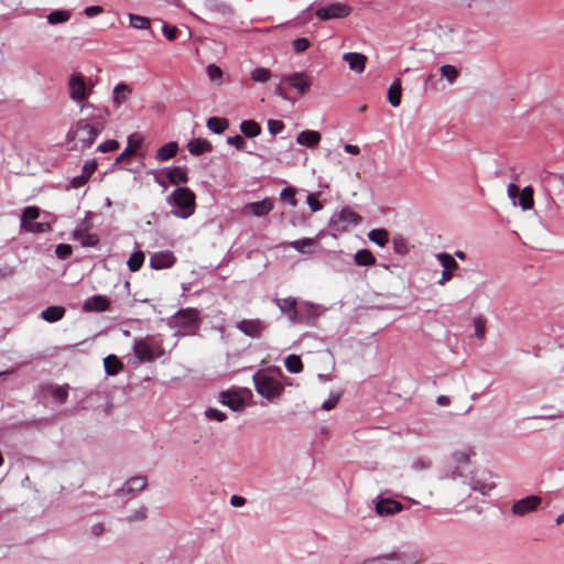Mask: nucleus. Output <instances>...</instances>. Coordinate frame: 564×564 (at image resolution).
Segmentation results:
<instances>
[{"label":"nucleus","mask_w":564,"mask_h":564,"mask_svg":"<svg viewBox=\"0 0 564 564\" xmlns=\"http://www.w3.org/2000/svg\"><path fill=\"white\" fill-rule=\"evenodd\" d=\"M344 150L349 153V154H352V155H357L360 153V149L358 145H354V144H346Z\"/></svg>","instance_id":"nucleus-64"},{"label":"nucleus","mask_w":564,"mask_h":564,"mask_svg":"<svg viewBox=\"0 0 564 564\" xmlns=\"http://www.w3.org/2000/svg\"><path fill=\"white\" fill-rule=\"evenodd\" d=\"M507 192H508L509 198L516 205L517 204L516 199L519 197V194H520L519 193V187L516 184H509L508 188H507Z\"/></svg>","instance_id":"nucleus-59"},{"label":"nucleus","mask_w":564,"mask_h":564,"mask_svg":"<svg viewBox=\"0 0 564 564\" xmlns=\"http://www.w3.org/2000/svg\"><path fill=\"white\" fill-rule=\"evenodd\" d=\"M285 368L292 373H299L303 369L302 360L296 355H290L285 358Z\"/></svg>","instance_id":"nucleus-41"},{"label":"nucleus","mask_w":564,"mask_h":564,"mask_svg":"<svg viewBox=\"0 0 564 564\" xmlns=\"http://www.w3.org/2000/svg\"><path fill=\"white\" fill-rule=\"evenodd\" d=\"M518 204L523 210L531 209L533 207V188L525 186L519 194Z\"/></svg>","instance_id":"nucleus-31"},{"label":"nucleus","mask_w":564,"mask_h":564,"mask_svg":"<svg viewBox=\"0 0 564 564\" xmlns=\"http://www.w3.org/2000/svg\"><path fill=\"white\" fill-rule=\"evenodd\" d=\"M274 208V203L271 198H264L259 202L247 203L241 207V214L245 216L262 217L268 215Z\"/></svg>","instance_id":"nucleus-9"},{"label":"nucleus","mask_w":564,"mask_h":564,"mask_svg":"<svg viewBox=\"0 0 564 564\" xmlns=\"http://www.w3.org/2000/svg\"><path fill=\"white\" fill-rule=\"evenodd\" d=\"M307 205L310 206L311 210L314 213L321 210L323 207L321 202L317 199L316 194H310L307 196Z\"/></svg>","instance_id":"nucleus-56"},{"label":"nucleus","mask_w":564,"mask_h":564,"mask_svg":"<svg viewBox=\"0 0 564 564\" xmlns=\"http://www.w3.org/2000/svg\"><path fill=\"white\" fill-rule=\"evenodd\" d=\"M471 453L466 451H458L453 454V459L457 464H468Z\"/></svg>","instance_id":"nucleus-54"},{"label":"nucleus","mask_w":564,"mask_h":564,"mask_svg":"<svg viewBox=\"0 0 564 564\" xmlns=\"http://www.w3.org/2000/svg\"><path fill=\"white\" fill-rule=\"evenodd\" d=\"M322 135L319 132L314 130H304L296 137V142L300 145L307 148H315L321 142Z\"/></svg>","instance_id":"nucleus-23"},{"label":"nucleus","mask_w":564,"mask_h":564,"mask_svg":"<svg viewBox=\"0 0 564 564\" xmlns=\"http://www.w3.org/2000/svg\"><path fill=\"white\" fill-rule=\"evenodd\" d=\"M50 393L57 402L64 403L68 397V386H51Z\"/></svg>","instance_id":"nucleus-42"},{"label":"nucleus","mask_w":564,"mask_h":564,"mask_svg":"<svg viewBox=\"0 0 564 564\" xmlns=\"http://www.w3.org/2000/svg\"><path fill=\"white\" fill-rule=\"evenodd\" d=\"M205 416L208 419V420H215L217 422H223L226 420V414L219 410H216V409H213V408H209L205 411Z\"/></svg>","instance_id":"nucleus-50"},{"label":"nucleus","mask_w":564,"mask_h":564,"mask_svg":"<svg viewBox=\"0 0 564 564\" xmlns=\"http://www.w3.org/2000/svg\"><path fill=\"white\" fill-rule=\"evenodd\" d=\"M393 249L398 254H406L409 252V246L405 238L402 236H395L392 240Z\"/></svg>","instance_id":"nucleus-45"},{"label":"nucleus","mask_w":564,"mask_h":564,"mask_svg":"<svg viewBox=\"0 0 564 564\" xmlns=\"http://www.w3.org/2000/svg\"><path fill=\"white\" fill-rule=\"evenodd\" d=\"M110 308V300L105 295H94L88 297L83 306L82 310L86 313H100L106 312Z\"/></svg>","instance_id":"nucleus-12"},{"label":"nucleus","mask_w":564,"mask_h":564,"mask_svg":"<svg viewBox=\"0 0 564 564\" xmlns=\"http://www.w3.org/2000/svg\"><path fill=\"white\" fill-rule=\"evenodd\" d=\"M435 257L440 264L443 267V272L441 279L437 281V284L445 285L453 279L454 272L458 269V263L452 254L446 252H440Z\"/></svg>","instance_id":"nucleus-8"},{"label":"nucleus","mask_w":564,"mask_h":564,"mask_svg":"<svg viewBox=\"0 0 564 564\" xmlns=\"http://www.w3.org/2000/svg\"><path fill=\"white\" fill-rule=\"evenodd\" d=\"M144 259L145 256L143 251L133 252L127 262L129 270L132 272H137L142 267Z\"/></svg>","instance_id":"nucleus-40"},{"label":"nucleus","mask_w":564,"mask_h":564,"mask_svg":"<svg viewBox=\"0 0 564 564\" xmlns=\"http://www.w3.org/2000/svg\"><path fill=\"white\" fill-rule=\"evenodd\" d=\"M227 142L238 150H242L246 145V141L241 135L230 137L228 138Z\"/></svg>","instance_id":"nucleus-58"},{"label":"nucleus","mask_w":564,"mask_h":564,"mask_svg":"<svg viewBox=\"0 0 564 564\" xmlns=\"http://www.w3.org/2000/svg\"><path fill=\"white\" fill-rule=\"evenodd\" d=\"M272 77V73L269 68L265 67H256L250 73V78L256 83L264 84L269 82Z\"/></svg>","instance_id":"nucleus-37"},{"label":"nucleus","mask_w":564,"mask_h":564,"mask_svg":"<svg viewBox=\"0 0 564 564\" xmlns=\"http://www.w3.org/2000/svg\"><path fill=\"white\" fill-rule=\"evenodd\" d=\"M351 13V8L346 3L335 2L323 8H319L316 11V17L321 21H326L330 19H343L348 17Z\"/></svg>","instance_id":"nucleus-7"},{"label":"nucleus","mask_w":564,"mask_h":564,"mask_svg":"<svg viewBox=\"0 0 564 564\" xmlns=\"http://www.w3.org/2000/svg\"><path fill=\"white\" fill-rule=\"evenodd\" d=\"M542 499L540 496H528L523 499L516 501L512 506V512L516 516H525L534 510L541 505Z\"/></svg>","instance_id":"nucleus-10"},{"label":"nucleus","mask_w":564,"mask_h":564,"mask_svg":"<svg viewBox=\"0 0 564 564\" xmlns=\"http://www.w3.org/2000/svg\"><path fill=\"white\" fill-rule=\"evenodd\" d=\"M129 21H130V25L137 30H147L151 25L149 18L143 17V15H138V14L130 13Z\"/></svg>","instance_id":"nucleus-39"},{"label":"nucleus","mask_w":564,"mask_h":564,"mask_svg":"<svg viewBox=\"0 0 564 564\" xmlns=\"http://www.w3.org/2000/svg\"><path fill=\"white\" fill-rule=\"evenodd\" d=\"M339 398H340V394H333L329 397V399H327L323 404H322V409L325 410V411H329L332 409H334L338 401H339Z\"/></svg>","instance_id":"nucleus-57"},{"label":"nucleus","mask_w":564,"mask_h":564,"mask_svg":"<svg viewBox=\"0 0 564 564\" xmlns=\"http://www.w3.org/2000/svg\"><path fill=\"white\" fill-rule=\"evenodd\" d=\"M315 240L313 238H303L288 242L286 245L301 253H310Z\"/></svg>","instance_id":"nucleus-34"},{"label":"nucleus","mask_w":564,"mask_h":564,"mask_svg":"<svg viewBox=\"0 0 564 564\" xmlns=\"http://www.w3.org/2000/svg\"><path fill=\"white\" fill-rule=\"evenodd\" d=\"M281 82L288 83L300 94H305L311 87V80L304 73H294L290 75H283Z\"/></svg>","instance_id":"nucleus-13"},{"label":"nucleus","mask_w":564,"mask_h":564,"mask_svg":"<svg viewBox=\"0 0 564 564\" xmlns=\"http://www.w3.org/2000/svg\"><path fill=\"white\" fill-rule=\"evenodd\" d=\"M310 46V42L305 37H299L293 42V48L297 53L306 51Z\"/></svg>","instance_id":"nucleus-55"},{"label":"nucleus","mask_w":564,"mask_h":564,"mask_svg":"<svg viewBox=\"0 0 564 564\" xmlns=\"http://www.w3.org/2000/svg\"><path fill=\"white\" fill-rule=\"evenodd\" d=\"M132 349L139 362H151L162 355L161 345L150 337L135 339Z\"/></svg>","instance_id":"nucleus-5"},{"label":"nucleus","mask_w":564,"mask_h":564,"mask_svg":"<svg viewBox=\"0 0 564 564\" xmlns=\"http://www.w3.org/2000/svg\"><path fill=\"white\" fill-rule=\"evenodd\" d=\"M207 128L215 133H221L228 128V121L224 118L212 117L207 120Z\"/></svg>","instance_id":"nucleus-38"},{"label":"nucleus","mask_w":564,"mask_h":564,"mask_svg":"<svg viewBox=\"0 0 564 564\" xmlns=\"http://www.w3.org/2000/svg\"><path fill=\"white\" fill-rule=\"evenodd\" d=\"M72 14L66 10H55L52 11L47 17V22L52 25L65 23L70 19Z\"/></svg>","instance_id":"nucleus-36"},{"label":"nucleus","mask_w":564,"mask_h":564,"mask_svg":"<svg viewBox=\"0 0 564 564\" xmlns=\"http://www.w3.org/2000/svg\"><path fill=\"white\" fill-rule=\"evenodd\" d=\"M177 32L178 31L175 26H169V25L163 26V33L166 36V39L170 41H173L176 39Z\"/></svg>","instance_id":"nucleus-60"},{"label":"nucleus","mask_w":564,"mask_h":564,"mask_svg":"<svg viewBox=\"0 0 564 564\" xmlns=\"http://www.w3.org/2000/svg\"><path fill=\"white\" fill-rule=\"evenodd\" d=\"M147 486L145 477H132L124 482V485L120 488L119 494L128 495L135 494L142 491Z\"/></svg>","instance_id":"nucleus-22"},{"label":"nucleus","mask_w":564,"mask_h":564,"mask_svg":"<svg viewBox=\"0 0 564 564\" xmlns=\"http://www.w3.org/2000/svg\"><path fill=\"white\" fill-rule=\"evenodd\" d=\"M392 560V556L375 557L365 561L362 564H388V561Z\"/></svg>","instance_id":"nucleus-63"},{"label":"nucleus","mask_w":564,"mask_h":564,"mask_svg":"<svg viewBox=\"0 0 564 564\" xmlns=\"http://www.w3.org/2000/svg\"><path fill=\"white\" fill-rule=\"evenodd\" d=\"M230 503L235 508L242 507L246 503V499L238 495H232L230 498Z\"/></svg>","instance_id":"nucleus-62"},{"label":"nucleus","mask_w":564,"mask_h":564,"mask_svg":"<svg viewBox=\"0 0 564 564\" xmlns=\"http://www.w3.org/2000/svg\"><path fill=\"white\" fill-rule=\"evenodd\" d=\"M187 149L191 154L200 155L212 151V144L205 139L196 138L188 142Z\"/></svg>","instance_id":"nucleus-25"},{"label":"nucleus","mask_w":564,"mask_h":564,"mask_svg":"<svg viewBox=\"0 0 564 564\" xmlns=\"http://www.w3.org/2000/svg\"><path fill=\"white\" fill-rule=\"evenodd\" d=\"M166 177L173 185L185 184L188 181L187 171L182 166H174L167 170Z\"/></svg>","instance_id":"nucleus-24"},{"label":"nucleus","mask_w":564,"mask_h":564,"mask_svg":"<svg viewBox=\"0 0 564 564\" xmlns=\"http://www.w3.org/2000/svg\"><path fill=\"white\" fill-rule=\"evenodd\" d=\"M368 238L371 242L383 248L389 242V232L383 228L372 229L368 232Z\"/></svg>","instance_id":"nucleus-30"},{"label":"nucleus","mask_w":564,"mask_h":564,"mask_svg":"<svg viewBox=\"0 0 564 564\" xmlns=\"http://www.w3.org/2000/svg\"><path fill=\"white\" fill-rule=\"evenodd\" d=\"M220 402L234 411H240L245 408V401L238 391H223L220 393Z\"/></svg>","instance_id":"nucleus-18"},{"label":"nucleus","mask_w":564,"mask_h":564,"mask_svg":"<svg viewBox=\"0 0 564 564\" xmlns=\"http://www.w3.org/2000/svg\"><path fill=\"white\" fill-rule=\"evenodd\" d=\"M104 366L107 375L115 376L123 368L122 362L115 356L109 355L104 359Z\"/></svg>","instance_id":"nucleus-33"},{"label":"nucleus","mask_w":564,"mask_h":564,"mask_svg":"<svg viewBox=\"0 0 564 564\" xmlns=\"http://www.w3.org/2000/svg\"><path fill=\"white\" fill-rule=\"evenodd\" d=\"M68 94L70 99L76 102H80L87 97L86 84L80 75H72L69 77Z\"/></svg>","instance_id":"nucleus-11"},{"label":"nucleus","mask_w":564,"mask_h":564,"mask_svg":"<svg viewBox=\"0 0 564 564\" xmlns=\"http://www.w3.org/2000/svg\"><path fill=\"white\" fill-rule=\"evenodd\" d=\"M131 88L126 84H118L113 88V104L119 107L123 102L127 101L128 97L131 95Z\"/></svg>","instance_id":"nucleus-28"},{"label":"nucleus","mask_w":564,"mask_h":564,"mask_svg":"<svg viewBox=\"0 0 564 564\" xmlns=\"http://www.w3.org/2000/svg\"><path fill=\"white\" fill-rule=\"evenodd\" d=\"M73 252L72 246L66 243H59L56 246L55 253L59 259L68 258Z\"/></svg>","instance_id":"nucleus-51"},{"label":"nucleus","mask_w":564,"mask_h":564,"mask_svg":"<svg viewBox=\"0 0 564 564\" xmlns=\"http://www.w3.org/2000/svg\"><path fill=\"white\" fill-rule=\"evenodd\" d=\"M280 197L282 200L288 202L291 206H296L295 189L293 187H285L281 191Z\"/></svg>","instance_id":"nucleus-48"},{"label":"nucleus","mask_w":564,"mask_h":564,"mask_svg":"<svg viewBox=\"0 0 564 564\" xmlns=\"http://www.w3.org/2000/svg\"><path fill=\"white\" fill-rule=\"evenodd\" d=\"M40 216V209L36 206H28L24 208L22 218H21V225L23 228L28 226L29 223L26 220H34Z\"/></svg>","instance_id":"nucleus-44"},{"label":"nucleus","mask_w":564,"mask_h":564,"mask_svg":"<svg viewBox=\"0 0 564 564\" xmlns=\"http://www.w3.org/2000/svg\"><path fill=\"white\" fill-rule=\"evenodd\" d=\"M176 261L172 251L155 252L150 258V267L154 270L171 268Z\"/></svg>","instance_id":"nucleus-16"},{"label":"nucleus","mask_w":564,"mask_h":564,"mask_svg":"<svg viewBox=\"0 0 564 564\" xmlns=\"http://www.w3.org/2000/svg\"><path fill=\"white\" fill-rule=\"evenodd\" d=\"M361 217L351 208L345 207L337 215L333 216L330 224L337 231L347 230L349 225H358Z\"/></svg>","instance_id":"nucleus-6"},{"label":"nucleus","mask_w":564,"mask_h":564,"mask_svg":"<svg viewBox=\"0 0 564 564\" xmlns=\"http://www.w3.org/2000/svg\"><path fill=\"white\" fill-rule=\"evenodd\" d=\"M199 325V312L192 307L177 311L169 321V326L176 330L177 336L195 335Z\"/></svg>","instance_id":"nucleus-2"},{"label":"nucleus","mask_w":564,"mask_h":564,"mask_svg":"<svg viewBox=\"0 0 564 564\" xmlns=\"http://www.w3.org/2000/svg\"><path fill=\"white\" fill-rule=\"evenodd\" d=\"M253 382L257 392L268 400L279 398L283 391L282 383L263 371L254 373Z\"/></svg>","instance_id":"nucleus-4"},{"label":"nucleus","mask_w":564,"mask_h":564,"mask_svg":"<svg viewBox=\"0 0 564 564\" xmlns=\"http://www.w3.org/2000/svg\"><path fill=\"white\" fill-rule=\"evenodd\" d=\"M102 11H104L102 8L99 6H90V7L85 8L84 13L88 18H93V17H96V15L102 13Z\"/></svg>","instance_id":"nucleus-61"},{"label":"nucleus","mask_w":564,"mask_h":564,"mask_svg":"<svg viewBox=\"0 0 564 564\" xmlns=\"http://www.w3.org/2000/svg\"><path fill=\"white\" fill-rule=\"evenodd\" d=\"M440 73L449 84L455 83L459 75L458 69L449 64L441 66Z\"/></svg>","instance_id":"nucleus-43"},{"label":"nucleus","mask_w":564,"mask_h":564,"mask_svg":"<svg viewBox=\"0 0 564 564\" xmlns=\"http://www.w3.org/2000/svg\"><path fill=\"white\" fill-rule=\"evenodd\" d=\"M119 148V143L118 141L116 140H107L102 143H100L97 148V150L99 152H102V153H106V152H111V151H115Z\"/></svg>","instance_id":"nucleus-53"},{"label":"nucleus","mask_w":564,"mask_h":564,"mask_svg":"<svg viewBox=\"0 0 564 564\" xmlns=\"http://www.w3.org/2000/svg\"><path fill=\"white\" fill-rule=\"evenodd\" d=\"M97 169V163L96 161L91 160V161H86L84 163V166H83V172H82V175L79 176H75L72 181H70V184L74 188H79L82 187L83 185L86 184V182L90 178V176L94 174V172L96 171Z\"/></svg>","instance_id":"nucleus-21"},{"label":"nucleus","mask_w":564,"mask_h":564,"mask_svg":"<svg viewBox=\"0 0 564 564\" xmlns=\"http://www.w3.org/2000/svg\"><path fill=\"white\" fill-rule=\"evenodd\" d=\"M355 263L360 267H369L376 263V257L368 249L358 250L355 253Z\"/></svg>","instance_id":"nucleus-32"},{"label":"nucleus","mask_w":564,"mask_h":564,"mask_svg":"<svg viewBox=\"0 0 564 564\" xmlns=\"http://www.w3.org/2000/svg\"><path fill=\"white\" fill-rule=\"evenodd\" d=\"M276 306L280 308V311L288 316L291 323H300L301 316L299 315V312L296 310V299L294 297H285V299H279L275 301Z\"/></svg>","instance_id":"nucleus-14"},{"label":"nucleus","mask_w":564,"mask_h":564,"mask_svg":"<svg viewBox=\"0 0 564 564\" xmlns=\"http://www.w3.org/2000/svg\"><path fill=\"white\" fill-rule=\"evenodd\" d=\"M343 59L348 64L349 68L357 73H362L366 67L367 57L361 53L349 52L343 55Z\"/></svg>","instance_id":"nucleus-19"},{"label":"nucleus","mask_w":564,"mask_h":564,"mask_svg":"<svg viewBox=\"0 0 564 564\" xmlns=\"http://www.w3.org/2000/svg\"><path fill=\"white\" fill-rule=\"evenodd\" d=\"M207 75H208V78L214 82V83H217V84H221V79H223V70L219 66H217L216 64H209L207 66Z\"/></svg>","instance_id":"nucleus-46"},{"label":"nucleus","mask_w":564,"mask_h":564,"mask_svg":"<svg viewBox=\"0 0 564 564\" xmlns=\"http://www.w3.org/2000/svg\"><path fill=\"white\" fill-rule=\"evenodd\" d=\"M88 226H82L73 231V238L78 240L83 247H96L99 238L95 234H90Z\"/></svg>","instance_id":"nucleus-17"},{"label":"nucleus","mask_w":564,"mask_h":564,"mask_svg":"<svg viewBox=\"0 0 564 564\" xmlns=\"http://www.w3.org/2000/svg\"><path fill=\"white\" fill-rule=\"evenodd\" d=\"M402 510V505L393 499H380L376 503V511L379 516H392Z\"/></svg>","instance_id":"nucleus-20"},{"label":"nucleus","mask_w":564,"mask_h":564,"mask_svg":"<svg viewBox=\"0 0 564 564\" xmlns=\"http://www.w3.org/2000/svg\"><path fill=\"white\" fill-rule=\"evenodd\" d=\"M237 328L246 336L256 338L265 329V324L260 319H242L237 323Z\"/></svg>","instance_id":"nucleus-15"},{"label":"nucleus","mask_w":564,"mask_h":564,"mask_svg":"<svg viewBox=\"0 0 564 564\" xmlns=\"http://www.w3.org/2000/svg\"><path fill=\"white\" fill-rule=\"evenodd\" d=\"M284 129V123L280 120L270 119L268 121V130L272 135H276Z\"/></svg>","instance_id":"nucleus-52"},{"label":"nucleus","mask_w":564,"mask_h":564,"mask_svg":"<svg viewBox=\"0 0 564 564\" xmlns=\"http://www.w3.org/2000/svg\"><path fill=\"white\" fill-rule=\"evenodd\" d=\"M24 229L31 232H44L51 230V226L46 223H29Z\"/></svg>","instance_id":"nucleus-49"},{"label":"nucleus","mask_w":564,"mask_h":564,"mask_svg":"<svg viewBox=\"0 0 564 564\" xmlns=\"http://www.w3.org/2000/svg\"><path fill=\"white\" fill-rule=\"evenodd\" d=\"M108 110H102L98 115L87 116L79 119L67 132V139L72 142L73 149L85 150L95 142L97 137L104 131Z\"/></svg>","instance_id":"nucleus-1"},{"label":"nucleus","mask_w":564,"mask_h":564,"mask_svg":"<svg viewBox=\"0 0 564 564\" xmlns=\"http://www.w3.org/2000/svg\"><path fill=\"white\" fill-rule=\"evenodd\" d=\"M240 130L248 138H254L261 133V127L253 120L242 121L240 124Z\"/></svg>","instance_id":"nucleus-35"},{"label":"nucleus","mask_w":564,"mask_h":564,"mask_svg":"<svg viewBox=\"0 0 564 564\" xmlns=\"http://www.w3.org/2000/svg\"><path fill=\"white\" fill-rule=\"evenodd\" d=\"M142 141H143V138L138 133H133V134L129 135L126 152L137 151L141 147Z\"/></svg>","instance_id":"nucleus-47"},{"label":"nucleus","mask_w":564,"mask_h":564,"mask_svg":"<svg viewBox=\"0 0 564 564\" xmlns=\"http://www.w3.org/2000/svg\"><path fill=\"white\" fill-rule=\"evenodd\" d=\"M402 88L400 79H395L388 89V99L392 107H399L401 104Z\"/></svg>","instance_id":"nucleus-29"},{"label":"nucleus","mask_w":564,"mask_h":564,"mask_svg":"<svg viewBox=\"0 0 564 564\" xmlns=\"http://www.w3.org/2000/svg\"><path fill=\"white\" fill-rule=\"evenodd\" d=\"M167 203L175 207L173 215L178 218H188L195 213L196 195L188 187H177L167 197Z\"/></svg>","instance_id":"nucleus-3"},{"label":"nucleus","mask_w":564,"mask_h":564,"mask_svg":"<svg viewBox=\"0 0 564 564\" xmlns=\"http://www.w3.org/2000/svg\"><path fill=\"white\" fill-rule=\"evenodd\" d=\"M177 150H178L177 143L174 141H171V142L162 145L161 148H159V150L156 151L155 158L160 162L167 161L176 155Z\"/></svg>","instance_id":"nucleus-26"},{"label":"nucleus","mask_w":564,"mask_h":564,"mask_svg":"<svg viewBox=\"0 0 564 564\" xmlns=\"http://www.w3.org/2000/svg\"><path fill=\"white\" fill-rule=\"evenodd\" d=\"M65 307L63 306H48L41 313V317L48 323L61 321L65 315Z\"/></svg>","instance_id":"nucleus-27"}]
</instances>
